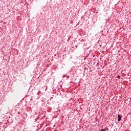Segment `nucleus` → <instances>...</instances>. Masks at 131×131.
<instances>
[{
  "label": "nucleus",
  "instance_id": "obj_1",
  "mask_svg": "<svg viewBox=\"0 0 131 131\" xmlns=\"http://www.w3.org/2000/svg\"><path fill=\"white\" fill-rule=\"evenodd\" d=\"M121 116L120 115H118V121H120L121 120Z\"/></svg>",
  "mask_w": 131,
  "mask_h": 131
},
{
  "label": "nucleus",
  "instance_id": "obj_2",
  "mask_svg": "<svg viewBox=\"0 0 131 131\" xmlns=\"http://www.w3.org/2000/svg\"><path fill=\"white\" fill-rule=\"evenodd\" d=\"M101 131H105V129H102L101 130Z\"/></svg>",
  "mask_w": 131,
  "mask_h": 131
},
{
  "label": "nucleus",
  "instance_id": "obj_3",
  "mask_svg": "<svg viewBox=\"0 0 131 131\" xmlns=\"http://www.w3.org/2000/svg\"><path fill=\"white\" fill-rule=\"evenodd\" d=\"M120 78V76H118V78Z\"/></svg>",
  "mask_w": 131,
  "mask_h": 131
}]
</instances>
